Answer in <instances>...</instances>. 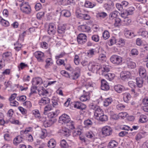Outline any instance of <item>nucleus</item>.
I'll use <instances>...</instances> for the list:
<instances>
[{"label":"nucleus","instance_id":"nucleus-1","mask_svg":"<svg viewBox=\"0 0 148 148\" xmlns=\"http://www.w3.org/2000/svg\"><path fill=\"white\" fill-rule=\"evenodd\" d=\"M105 66H102L98 63L94 61H91L89 62L88 69L89 71L94 72L95 71L99 75L103 74V70H104Z\"/></svg>","mask_w":148,"mask_h":148},{"label":"nucleus","instance_id":"nucleus-2","mask_svg":"<svg viewBox=\"0 0 148 148\" xmlns=\"http://www.w3.org/2000/svg\"><path fill=\"white\" fill-rule=\"evenodd\" d=\"M129 86L132 89L131 90L130 92L132 95L136 96L138 95V93L143 92L140 89H137L134 82L132 81H130L128 82Z\"/></svg>","mask_w":148,"mask_h":148},{"label":"nucleus","instance_id":"nucleus-3","mask_svg":"<svg viewBox=\"0 0 148 148\" xmlns=\"http://www.w3.org/2000/svg\"><path fill=\"white\" fill-rule=\"evenodd\" d=\"M110 66L108 65L105 66L104 70H103V74H100L104 76L105 78L109 81L112 80L115 77V75L113 73H107L110 71Z\"/></svg>","mask_w":148,"mask_h":148},{"label":"nucleus","instance_id":"nucleus-4","mask_svg":"<svg viewBox=\"0 0 148 148\" xmlns=\"http://www.w3.org/2000/svg\"><path fill=\"white\" fill-rule=\"evenodd\" d=\"M20 10L23 13L28 14L31 12V7L27 2H23L20 4Z\"/></svg>","mask_w":148,"mask_h":148},{"label":"nucleus","instance_id":"nucleus-5","mask_svg":"<svg viewBox=\"0 0 148 148\" xmlns=\"http://www.w3.org/2000/svg\"><path fill=\"white\" fill-rule=\"evenodd\" d=\"M110 60L112 63L117 65L121 64L122 61V58L117 55L112 56L110 58Z\"/></svg>","mask_w":148,"mask_h":148},{"label":"nucleus","instance_id":"nucleus-6","mask_svg":"<svg viewBox=\"0 0 148 148\" xmlns=\"http://www.w3.org/2000/svg\"><path fill=\"white\" fill-rule=\"evenodd\" d=\"M78 43L80 45H83L86 43L87 40L86 35L84 34H79L77 37Z\"/></svg>","mask_w":148,"mask_h":148},{"label":"nucleus","instance_id":"nucleus-7","mask_svg":"<svg viewBox=\"0 0 148 148\" xmlns=\"http://www.w3.org/2000/svg\"><path fill=\"white\" fill-rule=\"evenodd\" d=\"M112 132L111 128L108 126H106L103 127L101 130L102 134L105 136L110 135Z\"/></svg>","mask_w":148,"mask_h":148},{"label":"nucleus","instance_id":"nucleus-8","mask_svg":"<svg viewBox=\"0 0 148 148\" xmlns=\"http://www.w3.org/2000/svg\"><path fill=\"white\" fill-rule=\"evenodd\" d=\"M71 119L70 117L66 114H64L60 117L59 122L60 123H66L70 121Z\"/></svg>","mask_w":148,"mask_h":148},{"label":"nucleus","instance_id":"nucleus-9","mask_svg":"<svg viewBox=\"0 0 148 148\" xmlns=\"http://www.w3.org/2000/svg\"><path fill=\"white\" fill-rule=\"evenodd\" d=\"M56 30L55 24L52 23H49L47 30L48 34L50 35H53L55 33Z\"/></svg>","mask_w":148,"mask_h":148},{"label":"nucleus","instance_id":"nucleus-10","mask_svg":"<svg viewBox=\"0 0 148 148\" xmlns=\"http://www.w3.org/2000/svg\"><path fill=\"white\" fill-rule=\"evenodd\" d=\"M74 107L75 108L82 110L86 108V106L81 102L77 101L75 102L74 104Z\"/></svg>","mask_w":148,"mask_h":148},{"label":"nucleus","instance_id":"nucleus-11","mask_svg":"<svg viewBox=\"0 0 148 148\" xmlns=\"http://www.w3.org/2000/svg\"><path fill=\"white\" fill-rule=\"evenodd\" d=\"M34 55L39 62L43 61L44 57V55L43 53L41 51H36L34 53Z\"/></svg>","mask_w":148,"mask_h":148},{"label":"nucleus","instance_id":"nucleus-12","mask_svg":"<svg viewBox=\"0 0 148 148\" xmlns=\"http://www.w3.org/2000/svg\"><path fill=\"white\" fill-rule=\"evenodd\" d=\"M101 88L102 90H108L109 88V86L108 83L104 79H102L101 80Z\"/></svg>","mask_w":148,"mask_h":148},{"label":"nucleus","instance_id":"nucleus-13","mask_svg":"<svg viewBox=\"0 0 148 148\" xmlns=\"http://www.w3.org/2000/svg\"><path fill=\"white\" fill-rule=\"evenodd\" d=\"M75 70H77V71H75L74 72L70 77V78L73 80H75L77 79L80 76V69L79 68H76Z\"/></svg>","mask_w":148,"mask_h":148},{"label":"nucleus","instance_id":"nucleus-14","mask_svg":"<svg viewBox=\"0 0 148 148\" xmlns=\"http://www.w3.org/2000/svg\"><path fill=\"white\" fill-rule=\"evenodd\" d=\"M131 73L128 71H125L122 72L120 77L122 80H125L130 77Z\"/></svg>","mask_w":148,"mask_h":148},{"label":"nucleus","instance_id":"nucleus-15","mask_svg":"<svg viewBox=\"0 0 148 148\" xmlns=\"http://www.w3.org/2000/svg\"><path fill=\"white\" fill-rule=\"evenodd\" d=\"M138 35L141 36L143 38H146L147 37L148 32L144 28H140L137 32Z\"/></svg>","mask_w":148,"mask_h":148},{"label":"nucleus","instance_id":"nucleus-16","mask_svg":"<svg viewBox=\"0 0 148 148\" xmlns=\"http://www.w3.org/2000/svg\"><path fill=\"white\" fill-rule=\"evenodd\" d=\"M83 92L85 93L86 94L82 95L80 98V100L82 101H85L89 99V92L85 90H83Z\"/></svg>","mask_w":148,"mask_h":148},{"label":"nucleus","instance_id":"nucleus-17","mask_svg":"<svg viewBox=\"0 0 148 148\" xmlns=\"http://www.w3.org/2000/svg\"><path fill=\"white\" fill-rule=\"evenodd\" d=\"M60 132L61 135L66 137L69 136L70 134L69 130L65 127H63L60 130Z\"/></svg>","mask_w":148,"mask_h":148},{"label":"nucleus","instance_id":"nucleus-18","mask_svg":"<svg viewBox=\"0 0 148 148\" xmlns=\"http://www.w3.org/2000/svg\"><path fill=\"white\" fill-rule=\"evenodd\" d=\"M142 77H138L136 78V84L138 87L139 88L137 89H140L142 90V87L143 85V80Z\"/></svg>","mask_w":148,"mask_h":148},{"label":"nucleus","instance_id":"nucleus-19","mask_svg":"<svg viewBox=\"0 0 148 148\" xmlns=\"http://www.w3.org/2000/svg\"><path fill=\"white\" fill-rule=\"evenodd\" d=\"M139 75L142 78H145L147 76V72L146 69L143 67H140L138 68Z\"/></svg>","mask_w":148,"mask_h":148},{"label":"nucleus","instance_id":"nucleus-20","mask_svg":"<svg viewBox=\"0 0 148 148\" xmlns=\"http://www.w3.org/2000/svg\"><path fill=\"white\" fill-rule=\"evenodd\" d=\"M85 13H88V11L82 8L77 9L76 10V15L77 17L79 18L82 15Z\"/></svg>","mask_w":148,"mask_h":148},{"label":"nucleus","instance_id":"nucleus-21","mask_svg":"<svg viewBox=\"0 0 148 148\" xmlns=\"http://www.w3.org/2000/svg\"><path fill=\"white\" fill-rule=\"evenodd\" d=\"M50 99L47 97H42L39 101V104L40 105L43 106L50 102Z\"/></svg>","mask_w":148,"mask_h":148},{"label":"nucleus","instance_id":"nucleus-22","mask_svg":"<svg viewBox=\"0 0 148 148\" xmlns=\"http://www.w3.org/2000/svg\"><path fill=\"white\" fill-rule=\"evenodd\" d=\"M66 28V25L64 24H60L58 25V32L60 34L64 33Z\"/></svg>","mask_w":148,"mask_h":148},{"label":"nucleus","instance_id":"nucleus-23","mask_svg":"<svg viewBox=\"0 0 148 148\" xmlns=\"http://www.w3.org/2000/svg\"><path fill=\"white\" fill-rule=\"evenodd\" d=\"M142 103L143 105H148L143 107V110L145 112H148V97H145L143 99Z\"/></svg>","mask_w":148,"mask_h":148},{"label":"nucleus","instance_id":"nucleus-24","mask_svg":"<svg viewBox=\"0 0 148 148\" xmlns=\"http://www.w3.org/2000/svg\"><path fill=\"white\" fill-rule=\"evenodd\" d=\"M78 28L79 29H81L82 31L85 32H89L91 30L90 27L86 25L79 26Z\"/></svg>","mask_w":148,"mask_h":148},{"label":"nucleus","instance_id":"nucleus-25","mask_svg":"<svg viewBox=\"0 0 148 148\" xmlns=\"http://www.w3.org/2000/svg\"><path fill=\"white\" fill-rule=\"evenodd\" d=\"M56 142L53 138H51L48 141L47 146L49 148H54L56 146Z\"/></svg>","mask_w":148,"mask_h":148},{"label":"nucleus","instance_id":"nucleus-26","mask_svg":"<svg viewBox=\"0 0 148 148\" xmlns=\"http://www.w3.org/2000/svg\"><path fill=\"white\" fill-rule=\"evenodd\" d=\"M114 88L115 90L119 93H121L125 90L123 86L119 84L115 86Z\"/></svg>","mask_w":148,"mask_h":148},{"label":"nucleus","instance_id":"nucleus-27","mask_svg":"<svg viewBox=\"0 0 148 148\" xmlns=\"http://www.w3.org/2000/svg\"><path fill=\"white\" fill-rule=\"evenodd\" d=\"M96 5L95 2H91L88 1H85L84 4V6L87 8H92Z\"/></svg>","mask_w":148,"mask_h":148},{"label":"nucleus","instance_id":"nucleus-28","mask_svg":"<svg viewBox=\"0 0 148 148\" xmlns=\"http://www.w3.org/2000/svg\"><path fill=\"white\" fill-rule=\"evenodd\" d=\"M46 64L45 65V68L47 69L49 66L51 65L53 63V61L51 58H48L45 60Z\"/></svg>","mask_w":148,"mask_h":148},{"label":"nucleus","instance_id":"nucleus-29","mask_svg":"<svg viewBox=\"0 0 148 148\" xmlns=\"http://www.w3.org/2000/svg\"><path fill=\"white\" fill-rule=\"evenodd\" d=\"M38 92L40 95H42L46 96L48 94V91L43 87L40 88V90H38Z\"/></svg>","mask_w":148,"mask_h":148},{"label":"nucleus","instance_id":"nucleus-30","mask_svg":"<svg viewBox=\"0 0 148 148\" xmlns=\"http://www.w3.org/2000/svg\"><path fill=\"white\" fill-rule=\"evenodd\" d=\"M114 3L112 2L110 3H105L104 5V7L105 8L106 10H110L113 9Z\"/></svg>","mask_w":148,"mask_h":148},{"label":"nucleus","instance_id":"nucleus-31","mask_svg":"<svg viewBox=\"0 0 148 148\" xmlns=\"http://www.w3.org/2000/svg\"><path fill=\"white\" fill-rule=\"evenodd\" d=\"M43 83V81L42 79L39 77L35 78L32 81L33 85H38L41 84Z\"/></svg>","mask_w":148,"mask_h":148},{"label":"nucleus","instance_id":"nucleus-32","mask_svg":"<svg viewBox=\"0 0 148 148\" xmlns=\"http://www.w3.org/2000/svg\"><path fill=\"white\" fill-rule=\"evenodd\" d=\"M148 120L147 116L143 114H142L140 115L139 119V122L141 123H145Z\"/></svg>","mask_w":148,"mask_h":148},{"label":"nucleus","instance_id":"nucleus-33","mask_svg":"<svg viewBox=\"0 0 148 148\" xmlns=\"http://www.w3.org/2000/svg\"><path fill=\"white\" fill-rule=\"evenodd\" d=\"M85 136L88 138L92 140H94L95 137V134L91 131L87 132L86 133Z\"/></svg>","mask_w":148,"mask_h":148},{"label":"nucleus","instance_id":"nucleus-34","mask_svg":"<svg viewBox=\"0 0 148 148\" xmlns=\"http://www.w3.org/2000/svg\"><path fill=\"white\" fill-rule=\"evenodd\" d=\"M103 111L99 107L98 108H97V109L95 111L94 114L96 117H98L103 114Z\"/></svg>","mask_w":148,"mask_h":148},{"label":"nucleus","instance_id":"nucleus-35","mask_svg":"<svg viewBox=\"0 0 148 148\" xmlns=\"http://www.w3.org/2000/svg\"><path fill=\"white\" fill-rule=\"evenodd\" d=\"M118 13V12L116 11H114L111 12L109 15L110 19L112 20L114 18H116Z\"/></svg>","mask_w":148,"mask_h":148},{"label":"nucleus","instance_id":"nucleus-36","mask_svg":"<svg viewBox=\"0 0 148 148\" xmlns=\"http://www.w3.org/2000/svg\"><path fill=\"white\" fill-rule=\"evenodd\" d=\"M107 15V14L105 12H102L97 13L96 16L97 18L100 19H103L105 18Z\"/></svg>","mask_w":148,"mask_h":148},{"label":"nucleus","instance_id":"nucleus-37","mask_svg":"<svg viewBox=\"0 0 148 148\" xmlns=\"http://www.w3.org/2000/svg\"><path fill=\"white\" fill-rule=\"evenodd\" d=\"M54 122V121L52 119L44 121V125L45 127H49L53 125Z\"/></svg>","mask_w":148,"mask_h":148},{"label":"nucleus","instance_id":"nucleus-38","mask_svg":"<svg viewBox=\"0 0 148 148\" xmlns=\"http://www.w3.org/2000/svg\"><path fill=\"white\" fill-rule=\"evenodd\" d=\"M131 98V96L130 94L129 93H125L123 94V100L124 101L128 103V101L130 100Z\"/></svg>","mask_w":148,"mask_h":148},{"label":"nucleus","instance_id":"nucleus-39","mask_svg":"<svg viewBox=\"0 0 148 148\" xmlns=\"http://www.w3.org/2000/svg\"><path fill=\"white\" fill-rule=\"evenodd\" d=\"M145 135L144 133L143 132H140L137 134L135 136V139L138 141L140 140L144 137Z\"/></svg>","mask_w":148,"mask_h":148},{"label":"nucleus","instance_id":"nucleus-40","mask_svg":"<svg viewBox=\"0 0 148 148\" xmlns=\"http://www.w3.org/2000/svg\"><path fill=\"white\" fill-rule=\"evenodd\" d=\"M58 110H57L55 112H52L49 113L48 114V116L50 118H53L56 116L59 113Z\"/></svg>","mask_w":148,"mask_h":148},{"label":"nucleus","instance_id":"nucleus-41","mask_svg":"<svg viewBox=\"0 0 148 148\" xmlns=\"http://www.w3.org/2000/svg\"><path fill=\"white\" fill-rule=\"evenodd\" d=\"M61 15L66 17H69L71 16V13L69 11L64 10L61 12Z\"/></svg>","mask_w":148,"mask_h":148},{"label":"nucleus","instance_id":"nucleus-42","mask_svg":"<svg viewBox=\"0 0 148 148\" xmlns=\"http://www.w3.org/2000/svg\"><path fill=\"white\" fill-rule=\"evenodd\" d=\"M22 139L21 137L18 136L14 139L13 143L15 145H17L22 141Z\"/></svg>","mask_w":148,"mask_h":148},{"label":"nucleus","instance_id":"nucleus-43","mask_svg":"<svg viewBox=\"0 0 148 148\" xmlns=\"http://www.w3.org/2000/svg\"><path fill=\"white\" fill-rule=\"evenodd\" d=\"M118 145V143L114 140H112L109 143L108 146L110 148H113L116 147Z\"/></svg>","mask_w":148,"mask_h":148},{"label":"nucleus","instance_id":"nucleus-44","mask_svg":"<svg viewBox=\"0 0 148 148\" xmlns=\"http://www.w3.org/2000/svg\"><path fill=\"white\" fill-rule=\"evenodd\" d=\"M33 128L31 127H29L26 128L25 130H22L21 131V134H26L28 132H32L33 131Z\"/></svg>","mask_w":148,"mask_h":148},{"label":"nucleus","instance_id":"nucleus-45","mask_svg":"<svg viewBox=\"0 0 148 148\" xmlns=\"http://www.w3.org/2000/svg\"><path fill=\"white\" fill-rule=\"evenodd\" d=\"M112 101V100L111 98H107L105 99L103 101V105L105 106H107L110 104Z\"/></svg>","mask_w":148,"mask_h":148},{"label":"nucleus","instance_id":"nucleus-46","mask_svg":"<svg viewBox=\"0 0 148 148\" xmlns=\"http://www.w3.org/2000/svg\"><path fill=\"white\" fill-rule=\"evenodd\" d=\"M116 43L117 45H119L120 47H122L124 45L125 41L123 39L121 38L117 40Z\"/></svg>","mask_w":148,"mask_h":148},{"label":"nucleus","instance_id":"nucleus-47","mask_svg":"<svg viewBox=\"0 0 148 148\" xmlns=\"http://www.w3.org/2000/svg\"><path fill=\"white\" fill-rule=\"evenodd\" d=\"M0 23L2 25L5 26H8L9 25V22L3 19L1 16L0 17Z\"/></svg>","mask_w":148,"mask_h":148},{"label":"nucleus","instance_id":"nucleus-48","mask_svg":"<svg viewBox=\"0 0 148 148\" xmlns=\"http://www.w3.org/2000/svg\"><path fill=\"white\" fill-rule=\"evenodd\" d=\"M98 59L102 62H105L106 60V55L103 54H101L99 55L98 58Z\"/></svg>","mask_w":148,"mask_h":148},{"label":"nucleus","instance_id":"nucleus-49","mask_svg":"<svg viewBox=\"0 0 148 148\" xmlns=\"http://www.w3.org/2000/svg\"><path fill=\"white\" fill-rule=\"evenodd\" d=\"M47 135V132L45 129H43L41 130L40 134V137L41 138H45Z\"/></svg>","mask_w":148,"mask_h":148},{"label":"nucleus","instance_id":"nucleus-50","mask_svg":"<svg viewBox=\"0 0 148 148\" xmlns=\"http://www.w3.org/2000/svg\"><path fill=\"white\" fill-rule=\"evenodd\" d=\"M125 34L126 36L128 37L132 38L134 36V34L133 32H132L130 31L127 30L125 31Z\"/></svg>","mask_w":148,"mask_h":148},{"label":"nucleus","instance_id":"nucleus-51","mask_svg":"<svg viewBox=\"0 0 148 148\" xmlns=\"http://www.w3.org/2000/svg\"><path fill=\"white\" fill-rule=\"evenodd\" d=\"M95 49H91L87 52V56L88 57L91 58L95 55Z\"/></svg>","mask_w":148,"mask_h":148},{"label":"nucleus","instance_id":"nucleus-52","mask_svg":"<svg viewBox=\"0 0 148 148\" xmlns=\"http://www.w3.org/2000/svg\"><path fill=\"white\" fill-rule=\"evenodd\" d=\"M98 117L99 120L101 121H106L108 119V116L104 114L103 113Z\"/></svg>","mask_w":148,"mask_h":148},{"label":"nucleus","instance_id":"nucleus-53","mask_svg":"<svg viewBox=\"0 0 148 148\" xmlns=\"http://www.w3.org/2000/svg\"><path fill=\"white\" fill-rule=\"evenodd\" d=\"M32 114L34 115L36 117L40 118V115L39 110L37 109L33 110L32 112Z\"/></svg>","mask_w":148,"mask_h":148},{"label":"nucleus","instance_id":"nucleus-54","mask_svg":"<svg viewBox=\"0 0 148 148\" xmlns=\"http://www.w3.org/2000/svg\"><path fill=\"white\" fill-rule=\"evenodd\" d=\"M66 125L70 129L73 130L75 128L74 122L72 121H70L66 123Z\"/></svg>","mask_w":148,"mask_h":148},{"label":"nucleus","instance_id":"nucleus-55","mask_svg":"<svg viewBox=\"0 0 148 148\" xmlns=\"http://www.w3.org/2000/svg\"><path fill=\"white\" fill-rule=\"evenodd\" d=\"M127 65L128 68L130 69H134L136 66V63L132 61L128 62Z\"/></svg>","mask_w":148,"mask_h":148},{"label":"nucleus","instance_id":"nucleus-56","mask_svg":"<svg viewBox=\"0 0 148 148\" xmlns=\"http://www.w3.org/2000/svg\"><path fill=\"white\" fill-rule=\"evenodd\" d=\"M127 115L128 114L127 112H123L119 113L118 114V116L119 118L123 119L126 117Z\"/></svg>","mask_w":148,"mask_h":148},{"label":"nucleus","instance_id":"nucleus-57","mask_svg":"<svg viewBox=\"0 0 148 148\" xmlns=\"http://www.w3.org/2000/svg\"><path fill=\"white\" fill-rule=\"evenodd\" d=\"M82 16L79 18L80 19H84L85 20H89L90 19V16L88 14V13H85L83 15H81Z\"/></svg>","mask_w":148,"mask_h":148},{"label":"nucleus","instance_id":"nucleus-58","mask_svg":"<svg viewBox=\"0 0 148 148\" xmlns=\"http://www.w3.org/2000/svg\"><path fill=\"white\" fill-rule=\"evenodd\" d=\"M91 39L93 41L97 42L99 40V36L98 34H94L92 36Z\"/></svg>","mask_w":148,"mask_h":148},{"label":"nucleus","instance_id":"nucleus-59","mask_svg":"<svg viewBox=\"0 0 148 148\" xmlns=\"http://www.w3.org/2000/svg\"><path fill=\"white\" fill-rule=\"evenodd\" d=\"M102 36L105 40L108 39L110 37L109 32L107 30L105 31L103 33Z\"/></svg>","mask_w":148,"mask_h":148},{"label":"nucleus","instance_id":"nucleus-60","mask_svg":"<svg viewBox=\"0 0 148 148\" xmlns=\"http://www.w3.org/2000/svg\"><path fill=\"white\" fill-rule=\"evenodd\" d=\"M89 107L90 109L93 110L95 111L97 109L99 106L93 103H92L89 104Z\"/></svg>","mask_w":148,"mask_h":148},{"label":"nucleus","instance_id":"nucleus-61","mask_svg":"<svg viewBox=\"0 0 148 148\" xmlns=\"http://www.w3.org/2000/svg\"><path fill=\"white\" fill-rule=\"evenodd\" d=\"M84 124L85 126H90L92 125L93 122L91 120L88 119L84 121Z\"/></svg>","mask_w":148,"mask_h":148},{"label":"nucleus","instance_id":"nucleus-62","mask_svg":"<svg viewBox=\"0 0 148 148\" xmlns=\"http://www.w3.org/2000/svg\"><path fill=\"white\" fill-rule=\"evenodd\" d=\"M121 20L119 18H117L115 19L114 25L115 27L119 26L121 25Z\"/></svg>","mask_w":148,"mask_h":148},{"label":"nucleus","instance_id":"nucleus-63","mask_svg":"<svg viewBox=\"0 0 148 148\" xmlns=\"http://www.w3.org/2000/svg\"><path fill=\"white\" fill-rule=\"evenodd\" d=\"M60 146L63 148H67L68 147V145L67 142L64 139L60 141Z\"/></svg>","mask_w":148,"mask_h":148},{"label":"nucleus","instance_id":"nucleus-64","mask_svg":"<svg viewBox=\"0 0 148 148\" xmlns=\"http://www.w3.org/2000/svg\"><path fill=\"white\" fill-rule=\"evenodd\" d=\"M17 100L19 101H24L26 99V97L25 95L18 96L16 97Z\"/></svg>","mask_w":148,"mask_h":148}]
</instances>
